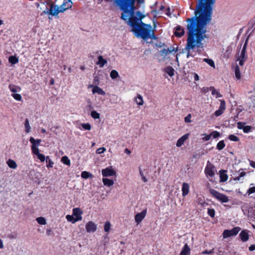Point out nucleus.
<instances>
[{"label":"nucleus","mask_w":255,"mask_h":255,"mask_svg":"<svg viewBox=\"0 0 255 255\" xmlns=\"http://www.w3.org/2000/svg\"><path fill=\"white\" fill-rule=\"evenodd\" d=\"M165 72L171 77L174 75V70L172 67L168 66L165 69Z\"/></svg>","instance_id":"cd10ccee"},{"label":"nucleus","mask_w":255,"mask_h":255,"mask_svg":"<svg viewBox=\"0 0 255 255\" xmlns=\"http://www.w3.org/2000/svg\"><path fill=\"white\" fill-rule=\"evenodd\" d=\"M209 90L211 91L212 94L213 95H216V98L222 97V95L219 93L213 87H211L209 88Z\"/></svg>","instance_id":"a878e982"},{"label":"nucleus","mask_w":255,"mask_h":255,"mask_svg":"<svg viewBox=\"0 0 255 255\" xmlns=\"http://www.w3.org/2000/svg\"><path fill=\"white\" fill-rule=\"evenodd\" d=\"M240 236L243 242H246L249 239V235L246 230H244L240 234Z\"/></svg>","instance_id":"a211bd4d"},{"label":"nucleus","mask_w":255,"mask_h":255,"mask_svg":"<svg viewBox=\"0 0 255 255\" xmlns=\"http://www.w3.org/2000/svg\"><path fill=\"white\" fill-rule=\"evenodd\" d=\"M6 163L10 168L12 169H15L17 166L16 163L12 159H9Z\"/></svg>","instance_id":"5701e85b"},{"label":"nucleus","mask_w":255,"mask_h":255,"mask_svg":"<svg viewBox=\"0 0 255 255\" xmlns=\"http://www.w3.org/2000/svg\"><path fill=\"white\" fill-rule=\"evenodd\" d=\"M136 0H115V2L123 10L121 18L126 20L129 16L133 13L135 10V2Z\"/></svg>","instance_id":"7ed1b4c3"},{"label":"nucleus","mask_w":255,"mask_h":255,"mask_svg":"<svg viewBox=\"0 0 255 255\" xmlns=\"http://www.w3.org/2000/svg\"><path fill=\"white\" fill-rule=\"evenodd\" d=\"M228 138L234 141H238L239 140V138L236 135L233 134H231L229 136Z\"/></svg>","instance_id":"de8ad7c7"},{"label":"nucleus","mask_w":255,"mask_h":255,"mask_svg":"<svg viewBox=\"0 0 255 255\" xmlns=\"http://www.w3.org/2000/svg\"><path fill=\"white\" fill-rule=\"evenodd\" d=\"M185 33L184 30L180 26H176L174 31V34L177 37H181L184 35Z\"/></svg>","instance_id":"2eb2a0df"},{"label":"nucleus","mask_w":255,"mask_h":255,"mask_svg":"<svg viewBox=\"0 0 255 255\" xmlns=\"http://www.w3.org/2000/svg\"><path fill=\"white\" fill-rule=\"evenodd\" d=\"M194 79L195 81H198L199 80V76L197 74L194 73Z\"/></svg>","instance_id":"774afa93"},{"label":"nucleus","mask_w":255,"mask_h":255,"mask_svg":"<svg viewBox=\"0 0 255 255\" xmlns=\"http://www.w3.org/2000/svg\"><path fill=\"white\" fill-rule=\"evenodd\" d=\"M119 76V73L116 70H113L111 71L110 73V77H111V78H112L113 79H115L117 78Z\"/></svg>","instance_id":"473e14b6"},{"label":"nucleus","mask_w":255,"mask_h":255,"mask_svg":"<svg viewBox=\"0 0 255 255\" xmlns=\"http://www.w3.org/2000/svg\"><path fill=\"white\" fill-rule=\"evenodd\" d=\"M220 177L221 182H225L228 180V176L226 173L225 171L221 170L220 171Z\"/></svg>","instance_id":"aec40b11"},{"label":"nucleus","mask_w":255,"mask_h":255,"mask_svg":"<svg viewBox=\"0 0 255 255\" xmlns=\"http://www.w3.org/2000/svg\"><path fill=\"white\" fill-rule=\"evenodd\" d=\"M250 165L253 168H255V161L250 160Z\"/></svg>","instance_id":"69168bd1"},{"label":"nucleus","mask_w":255,"mask_h":255,"mask_svg":"<svg viewBox=\"0 0 255 255\" xmlns=\"http://www.w3.org/2000/svg\"><path fill=\"white\" fill-rule=\"evenodd\" d=\"M91 175H92L87 171H83L81 173V177L85 179L89 178Z\"/></svg>","instance_id":"49530a36"},{"label":"nucleus","mask_w":255,"mask_h":255,"mask_svg":"<svg viewBox=\"0 0 255 255\" xmlns=\"http://www.w3.org/2000/svg\"><path fill=\"white\" fill-rule=\"evenodd\" d=\"M248 216L251 218L255 219V209L252 207L249 210Z\"/></svg>","instance_id":"c85d7f7f"},{"label":"nucleus","mask_w":255,"mask_h":255,"mask_svg":"<svg viewBox=\"0 0 255 255\" xmlns=\"http://www.w3.org/2000/svg\"><path fill=\"white\" fill-rule=\"evenodd\" d=\"M244 125L243 123H241V122H238L237 123V127L239 129H243V128H244Z\"/></svg>","instance_id":"bf43d9fd"},{"label":"nucleus","mask_w":255,"mask_h":255,"mask_svg":"<svg viewBox=\"0 0 255 255\" xmlns=\"http://www.w3.org/2000/svg\"><path fill=\"white\" fill-rule=\"evenodd\" d=\"M210 134L211 135V136H213L214 138H216L219 137L220 135V132L217 131H213L210 133Z\"/></svg>","instance_id":"603ef678"},{"label":"nucleus","mask_w":255,"mask_h":255,"mask_svg":"<svg viewBox=\"0 0 255 255\" xmlns=\"http://www.w3.org/2000/svg\"><path fill=\"white\" fill-rule=\"evenodd\" d=\"M93 93H98L99 95H105L106 93L101 88L97 86H95L93 87L92 89Z\"/></svg>","instance_id":"f3484780"},{"label":"nucleus","mask_w":255,"mask_h":255,"mask_svg":"<svg viewBox=\"0 0 255 255\" xmlns=\"http://www.w3.org/2000/svg\"><path fill=\"white\" fill-rule=\"evenodd\" d=\"M238 61H239L240 65L243 66L246 59H245V58L238 57Z\"/></svg>","instance_id":"13d9d810"},{"label":"nucleus","mask_w":255,"mask_h":255,"mask_svg":"<svg viewBox=\"0 0 255 255\" xmlns=\"http://www.w3.org/2000/svg\"><path fill=\"white\" fill-rule=\"evenodd\" d=\"M29 141L32 143L31 150L32 151H33L34 148L35 147L36 149H38V145L40 144L41 140L39 139H35L33 137H31L29 139Z\"/></svg>","instance_id":"f8f14e48"},{"label":"nucleus","mask_w":255,"mask_h":255,"mask_svg":"<svg viewBox=\"0 0 255 255\" xmlns=\"http://www.w3.org/2000/svg\"><path fill=\"white\" fill-rule=\"evenodd\" d=\"M86 229L88 232H94L97 229V226L94 223L90 221L87 223Z\"/></svg>","instance_id":"9b49d317"},{"label":"nucleus","mask_w":255,"mask_h":255,"mask_svg":"<svg viewBox=\"0 0 255 255\" xmlns=\"http://www.w3.org/2000/svg\"><path fill=\"white\" fill-rule=\"evenodd\" d=\"M139 175L141 178V179L144 182H147V178L144 176V174H143V173L140 167L139 168Z\"/></svg>","instance_id":"a19ab883"},{"label":"nucleus","mask_w":255,"mask_h":255,"mask_svg":"<svg viewBox=\"0 0 255 255\" xmlns=\"http://www.w3.org/2000/svg\"><path fill=\"white\" fill-rule=\"evenodd\" d=\"M249 250L250 251H255V245H251L249 247Z\"/></svg>","instance_id":"338daca9"},{"label":"nucleus","mask_w":255,"mask_h":255,"mask_svg":"<svg viewBox=\"0 0 255 255\" xmlns=\"http://www.w3.org/2000/svg\"><path fill=\"white\" fill-rule=\"evenodd\" d=\"M203 136L204 137L202 138L203 140L208 141L210 139L211 137V135L210 134H203Z\"/></svg>","instance_id":"6e6d98bb"},{"label":"nucleus","mask_w":255,"mask_h":255,"mask_svg":"<svg viewBox=\"0 0 255 255\" xmlns=\"http://www.w3.org/2000/svg\"><path fill=\"white\" fill-rule=\"evenodd\" d=\"M12 96L15 100L18 101H20L22 99V97H21V95L19 94H17V93L12 94Z\"/></svg>","instance_id":"a18cd8bd"},{"label":"nucleus","mask_w":255,"mask_h":255,"mask_svg":"<svg viewBox=\"0 0 255 255\" xmlns=\"http://www.w3.org/2000/svg\"><path fill=\"white\" fill-rule=\"evenodd\" d=\"M189 134L187 133L181 136L179 138L176 142V146L177 147L181 146L185 141L188 138Z\"/></svg>","instance_id":"4468645a"},{"label":"nucleus","mask_w":255,"mask_h":255,"mask_svg":"<svg viewBox=\"0 0 255 255\" xmlns=\"http://www.w3.org/2000/svg\"><path fill=\"white\" fill-rule=\"evenodd\" d=\"M213 250H211L210 251L205 250L203 252L202 254H211L213 253Z\"/></svg>","instance_id":"e2e57ef3"},{"label":"nucleus","mask_w":255,"mask_h":255,"mask_svg":"<svg viewBox=\"0 0 255 255\" xmlns=\"http://www.w3.org/2000/svg\"><path fill=\"white\" fill-rule=\"evenodd\" d=\"M167 49L170 54V53L171 54L175 53L177 51V50H178L177 47H175L174 46H171V47L168 48Z\"/></svg>","instance_id":"79ce46f5"},{"label":"nucleus","mask_w":255,"mask_h":255,"mask_svg":"<svg viewBox=\"0 0 255 255\" xmlns=\"http://www.w3.org/2000/svg\"><path fill=\"white\" fill-rule=\"evenodd\" d=\"M82 213V211L79 208H76L73 209V215L75 216V218L78 221H81L82 220V217L81 215Z\"/></svg>","instance_id":"9d476101"},{"label":"nucleus","mask_w":255,"mask_h":255,"mask_svg":"<svg viewBox=\"0 0 255 255\" xmlns=\"http://www.w3.org/2000/svg\"><path fill=\"white\" fill-rule=\"evenodd\" d=\"M32 153L36 155L37 157V158L41 161L44 162L45 160V156L42 154L39 153V149H36L35 147L33 149V151H32Z\"/></svg>","instance_id":"ddd939ff"},{"label":"nucleus","mask_w":255,"mask_h":255,"mask_svg":"<svg viewBox=\"0 0 255 255\" xmlns=\"http://www.w3.org/2000/svg\"><path fill=\"white\" fill-rule=\"evenodd\" d=\"M102 175L104 177L112 176L115 175L116 172L112 168V167H107L102 170Z\"/></svg>","instance_id":"0eeeda50"},{"label":"nucleus","mask_w":255,"mask_h":255,"mask_svg":"<svg viewBox=\"0 0 255 255\" xmlns=\"http://www.w3.org/2000/svg\"><path fill=\"white\" fill-rule=\"evenodd\" d=\"M105 151H106V148H104V147H100V148H99L97 150L96 153L97 154H101V153H104Z\"/></svg>","instance_id":"4d7b16f0"},{"label":"nucleus","mask_w":255,"mask_h":255,"mask_svg":"<svg viewBox=\"0 0 255 255\" xmlns=\"http://www.w3.org/2000/svg\"><path fill=\"white\" fill-rule=\"evenodd\" d=\"M91 117L94 119H100V114L97 113L96 111H93L91 113Z\"/></svg>","instance_id":"e433bc0d"},{"label":"nucleus","mask_w":255,"mask_h":255,"mask_svg":"<svg viewBox=\"0 0 255 255\" xmlns=\"http://www.w3.org/2000/svg\"><path fill=\"white\" fill-rule=\"evenodd\" d=\"M239 57L241 58H245V59H247V55L246 54V50L245 49H242L241 54L239 56Z\"/></svg>","instance_id":"3c124183"},{"label":"nucleus","mask_w":255,"mask_h":255,"mask_svg":"<svg viewBox=\"0 0 255 255\" xmlns=\"http://www.w3.org/2000/svg\"><path fill=\"white\" fill-rule=\"evenodd\" d=\"M252 129V127L249 126H245L243 128V131L245 133L249 132Z\"/></svg>","instance_id":"5fc2aeb1"},{"label":"nucleus","mask_w":255,"mask_h":255,"mask_svg":"<svg viewBox=\"0 0 255 255\" xmlns=\"http://www.w3.org/2000/svg\"><path fill=\"white\" fill-rule=\"evenodd\" d=\"M9 62L12 64H15L18 62V59L17 57L13 56H11L8 58Z\"/></svg>","instance_id":"7c9ffc66"},{"label":"nucleus","mask_w":255,"mask_h":255,"mask_svg":"<svg viewBox=\"0 0 255 255\" xmlns=\"http://www.w3.org/2000/svg\"><path fill=\"white\" fill-rule=\"evenodd\" d=\"M225 146V144L223 140L220 141L217 145V148L219 150H222Z\"/></svg>","instance_id":"c9c22d12"},{"label":"nucleus","mask_w":255,"mask_h":255,"mask_svg":"<svg viewBox=\"0 0 255 255\" xmlns=\"http://www.w3.org/2000/svg\"><path fill=\"white\" fill-rule=\"evenodd\" d=\"M24 127L25 128V131L26 133H29L30 131L31 127L29 124V121L27 119H25L24 123Z\"/></svg>","instance_id":"c756f323"},{"label":"nucleus","mask_w":255,"mask_h":255,"mask_svg":"<svg viewBox=\"0 0 255 255\" xmlns=\"http://www.w3.org/2000/svg\"><path fill=\"white\" fill-rule=\"evenodd\" d=\"M107 63V60L104 59L102 56H99L98 57V61L97 63V64L99 65L100 67H103L105 64Z\"/></svg>","instance_id":"412c9836"},{"label":"nucleus","mask_w":255,"mask_h":255,"mask_svg":"<svg viewBox=\"0 0 255 255\" xmlns=\"http://www.w3.org/2000/svg\"><path fill=\"white\" fill-rule=\"evenodd\" d=\"M223 112H222L221 110H217L215 112V115L217 116V117H218L220 115H221L222 114H223Z\"/></svg>","instance_id":"052dcab7"},{"label":"nucleus","mask_w":255,"mask_h":255,"mask_svg":"<svg viewBox=\"0 0 255 255\" xmlns=\"http://www.w3.org/2000/svg\"><path fill=\"white\" fill-rule=\"evenodd\" d=\"M195 16L186 20L187 24H209L212 20L213 8L216 0H197Z\"/></svg>","instance_id":"f257e3e1"},{"label":"nucleus","mask_w":255,"mask_h":255,"mask_svg":"<svg viewBox=\"0 0 255 255\" xmlns=\"http://www.w3.org/2000/svg\"><path fill=\"white\" fill-rule=\"evenodd\" d=\"M146 214V210L145 209L140 213H137L135 216V221L138 224L144 218Z\"/></svg>","instance_id":"1a4fd4ad"},{"label":"nucleus","mask_w":255,"mask_h":255,"mask_svg":"<svg viewBox=\"0 0 255 255\" xmlns=\"http://www.w3.org/2000/svg\"><path fill=\"white\" fill-rule=\"evenodd\" d=\"M110 228H111L110 223L109 222H106L104 226L105 231L106 232H108L110 230Z\"/></svg>","instance_id":"09e8293b"},{"label":"nucleus","mask_w":255,"mask_h":255,"mask_svg":"<svg viewBox=\"0 0 255 255\" xmlns=\"http://www.w3.org/2000/svg\"><path fill=\"white\" fill-rule=\"evenodd\" d=\"M190 249L187 244L183 247L179 255H189Z\"/></svg>","instance_id":"6ab92c4d"},{"label":"nucleus","mask_w":255,"mask_h":255,"mask_svg":"<svg viewBox=\"0 0 255 255\" xmlns=\"http://www.w3.org/2000/svg\"><path fill=\"white\" fill-rule=\"evenodd\" d=\"M81 126L84 129L86 130H90L91 128V125L89 123L82 124Z\"/></svg>","instance_id":"8fccbe9b"},{"label":"nucleus","mask_w":255,"mask_h":255,"mask_svg":"<svg viewBox=\"0 0 255 255\" xmlns=\"http://www.w3.org/2000/svg\"><path fill=\"white\" fill-rule=\"evenodd\" d=\"M36 220L40 225H45L46 224V220L44 218L40 217H38Z\"/></svg>","instance_id":"f704fd0d"},{"label":"nucleus","mask_w":255,"mask_h":255,"mask_svg":"<svg viewBox=\"0 0 255 255\" xmlns=\"http://www.w3.org/2000/svg\"><path fill=\"white\" fill-rule=\"evenodd\" d=\"M235 72L236 77L238 79H240L241 78V74H240V70L238 66H236L235 69Z\"/></svg>","instance_id":"72a5a7b5"},{"label":"nucleus","mask_w":255,"mask_h":255,"mask_svg":"<svg viewBox=\"0 0 255 255\" xmlns=\"http://www.w3.org/2000/svg\"><path fill=\"white\" fill-rule=\"evenodd\" d=\"M135 17H133L135 19L136 18L137 19H139L140 20V22L142 21H141V19H143V18H144L145 17V15L143 14H142L140 11L138 10L136 12H135ZM133 16V15L132 16H130L129 17V18H132V16Z\"/></svg>","instance_id":"4be33fe9"},{"label":"nucleus","mask_w":255,"mask_h":255,"mask_svg":"<svg viewBox=\"0 0 255 255\" xmlns=\"http://www.w3.org/2000/svg\"><path fill=\"white\" fill-rule=\"evenodd\" d=\"M61 160L63 162V163L65 164L68 165H69L70 164V160L66 156L62 157Z\"/></svg>","instance_id":"c03bdc74"},{"label":"nucleus","mask_w":255,"mask_h":255,"mask_svg":"<svg viewBox=\"0 0 255 255\" xmlns=\"http://www.w3.org/2000/svg\"><path fill=\"white\" fill-rule=\"evenodd\" d=\"M46 162L47 163L46 166L48 168L52 167L53 165V162L49 158V156L46 157Z\"/></svg>","instance_id":"4c0bfd02"},{"label":"nucleus","mask_w":255,"mask_h":255,"mask_svg":"<svg viewBox=\"0 0 255 255\" xmlns=\"http://www.w3.org/2000/svg\"><path fill=\"white\" fill-rule=\"evenodd\" d=\"M203 61L204 62H206L207 63H208L210 66H211L212 67H215L214 62L213 60H212V59L205 58V59H204Z\"/></svg>","instance_id":"58836bf2"},{"label":"nucleus","mask_w":255,"mask_h":255,"mask_svg":"<svg viewBox=\"0 0 255 255\" xmlns=\"http://www.w3.org/2000/svg\"><path fill=\"white\" fill-rule=\"evenodd\" d=\"M241 230V228L239 227H236L232 230H225L223 233V236L224 238H227L228 237L236 236Z\"/></svg>","instance_id":"423d86ee"},{"label":"nucleus","mask_w":255,"mask_h":255,"mask_svg":"<svg viewBox=\"0 0 255 255\" xmlns=\"http://www.w3.org/2000/svg\"><path fill=\"white\" fill-rule=\"evenodd\" d=\"M72 2L71 0H64L63 3L60 5L50 4V8H46L44 12L53 16H56L60 12H63L66 10L72 7Z\"/></svg>","instance_id":"20e7f679"},{"label":"nucleus","mask_w":255,"mask_h":255,"mask_svg":"<svg viewBox=\"0 0 255 255\" xmlns=\"http://www.w3.org/2000/svg\"><path fill=\"white\" fill-rule=\"evenodd\" d=\"M159 52L161 56L163 57H165L168 54H170L168 51V49L165 48L161 50Z\"/></svg>","instance_id":"ea45409f"},{"label":"nucleus","mask_w":255,"mask_h":255,"mask_svg":"<svg viewBox=\"0 0 255 255\" xmlns=\"http://www.w3.org/2000/svg\"><path fill=\"white\" fill-rule=\"evenodd\" d=\"M9 89L10 90L11 92L13 93H16L20 92V88L18 86H16L12 85H9Z\"/></svg>","instance_id":"393cba45"},{"label":"nucleus","mask_w":255,"mask_h":255,"mask_svg":"<svg viewBox=\"0 0 255 255\" xmlns=\"http://www.w3.org/2000/svg\"><path fill=\"white\" fill-rule=\"evenodd\" d=\"M215 210L213 209H208V214L211 217H214L215 216Z\"/></svg>","instance_id":"864d4df0"},{"label":"nucleus","mask_w":255,"mask_h":255,"mask_svg":"<svg viewBox=\"0 0 255 255\" xmlns=\"http://www.w3.org/2000/svg\"><path fill=\"white\" fill-rule=\"evenodd\" d=\"M205 171L207 176L212 177L214 175L215 167L208 162Z\"/></svg>","instance_id":"6e6552de"},{"label":"nucleus","mask_w":255,"mask_h":255,"mask_svg":"<svg viewBox=\"0 0 255 255\" xmlns=\"http://www.w3.org/2000/svg\"><path fill=\"white\" fill-rule=\"evenodd\" d=\"M255 192V187H253L250 188H249L248 190V193L251 194L252 193Z\"/></svg>","instance_id":"680f3d73"},{"label":"nucleus","mask_w":255,"mask_h":255,"mask_svg":"<svg viewBox=\"0 0 255 255\" xmlns=\"http://www.w3.org/2000/svg\"><path fill=\"white\" fill-rule=\"evenodd\" d=\"M102 180L104 185L108 186L109 187L112 186L114 183L113 180L108 178H103Z\"/></svg>","instance_id":"b1692460"},{"label":"nucleus","mask_w":255,"mask_h":255,"mask_svg":"<svg viewBox=\"0 0 255 255\" xmlns=\"http://www.w3.org/2000/svg\"><path fill=\"white\" fill-rule=\"evenodd\" d=\"M209 192L214 197L222 203H227L229 201L228 196L213 189H210Z\"/></svg>","instance_id":"39448f33"},{"label":"nucleus","mask_w":255,"mask_h":255,"mask_svg":"<svg viewBox=\"0 0 255 255\" xmlns=\"http://www.w3.org/2000/svg\"><path fill=\"white\" fill-rule=\"evenodd\" d=\"M189 191V185L187 183H183L182 186V195L186 196Z\"/></svg>","instance_id":"dca6fc26"},{"label":"nucleus","mask_w":255,"mask_h":255,"mask_svg":"<svg viewBox=\"0 0 255 255\" xmlns=\"http://www.w3.org/2000/svg\"><path fill=\"white\" fill-rule=\"evenodd\" d=\"M220 102L221 104L219 109L224 112L226 109L225 102L224 100H220Z\"/></svg>","instance_id":"37998d69"},{"label":"nucleus","mask_w":255,"mask_h":255,"mask_svg":"<svg viewBox=\"0 0 255 255\" xmlns=\"http://www.w3.org/2000/svg\"><path fill=\"white\" fill-rule=\"evenodd\" d=\"M135 101L136 104L139 106L142 105L143 104L142 97L139 94L137 95L136 98L135 99Z\"/></svg>","instance_id":"bb28decb"},{"label":"nucleus","mask_w":255,"mask_h":255,"mask_svg":"<svg viewBox=\"0 0 255 255\" xmlns=\"http://www.w3.org/2000/svg\"><path fill=\"white\" fill-rule=\"evenodd\" d=\"M134 13V10L133 14L130 15L128 19V24L131 27V31L137 37H141L143 39L146 40L148 39H156L157 37L154 34V30L156 25L154 24V28L152 29L150 24H145L142 21L141 23H138L134 18H129Z\"/></svg>","instance_id":"f03ea898"},{"label":"nucleus","mask_w":255,"mask_h":255,"mask_svg":"<svg viewBox=\"0 0 255 255\" xmlns=\"http://www.w3.org/2000/svg\"><path fill=\"white\" fill-rule=\"evenodd\" d=\"M191 116L189 115L188 116L185 118V122L186 123H190L191 122L190 120Z\"/></svg>","instance_id":"0e129e2a"},{"label":"nucleus","mask_w":255,"mask_h":255,"mask_svg":"<svg viewBox=\"0 0 255 255\" xmlns=\"http://www.w3.org/2000/svg\"><path fill=\"white\" fill-rule=\"evenodd\" d=\"M66 218L68 222H70L73 224L78 221L77 219L72 215H68L66 216Z\"/></svg>","instance_id":"2f4dec72"}]
</instances>
